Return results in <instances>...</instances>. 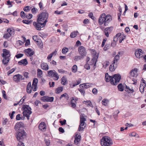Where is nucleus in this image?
I'll use <instances>...</instances> for the list:
<instances>
[{"label":"nucleus","mask_w":146,"mask_h":146,"mask_svg":"<svg viewBox=\"0 0 146 146\" xmlns=\"http://www.w3.org/2000/svg\"><path fill=\"white\" fill-rule=\"evenodd\" d=\"M49 14L46 10H43L37 16L36 22H33V25L35 28L38 31H40L41 28L44 27L48 22Z\"/></svg>","instance_id":"obj_1"},{"label":"nucleus","mask_w":146,"mask_h":146,"mask_svg":"<svg viewBox=\"0 0 146 146\" xmlns=\"http://www.w3.org/2000/svg\"><path fill=\"white\" fill-rule=\"evenodd\" d=\"M111 20V17L109 15L106 16L105 13H103L101 15L99 19V23L100 25L104 24L105 26L108 25L109 23Z\"/></svg>","instance_id":"obj_2"},{"label":"nucleus","mask_w":146,"mask_h":146,"mask_svg":"<svg viewBox=\"0 0 146 146\" xmlns=\"http://www.w3.org/2000/svg\"><path fill=\"white\" fill-rule=\"evenodd\" d=\"M26 133L24 130H20L17 133L16 137L17 140L19 141L18 146H25L24 143L23 142L24 139L25 138Z\"/></svg>","instance_id":"obj_3"},{"label":"nucleus","mask_w":146,"mask_h":146,"mask_svg":"<svg viewBox=\"0 0 146 146\" xmlns=\"http://www.w3.org/2000/svg\"><path fill=\"white\" fill-rule=\"evenodd\" d=\"M31 108L29 105H26L23 106L22 110L23 111V114L24 117H26L28 120L29 119L30 115L32 113Z\"/></svg>","instance_id":"obj_4"},{"label":"nucleus","mask_w":146,"mask_h":146,"mask_svg":"<svg viewBox=\"0 0 146 146\" xmlns=\"http://www.w3.org/2000/svg\"><path fill=\"white\" fill-rule=\"evenodd\" d=\"M100 143L102 146H111L113 144L111 139L107 136H104L101 139Z\"/></svg>","instance_id":"obj_5"},{"label":"nucleus","mask_w":146,"mask_h":146,"mask_svg":"<svg viewBox=\"0 0 146 146\" xmlns=\"http://www.w3.org/2000/svg\"><path fill=\"white\" fill-rule=\"evenodd\" d=\"M92 54H93V58H92V65H94L93 70H94L99 54V53H97L95 50L92 49Z\"/></svg>","instance_id":"obj_6"},{"label":"nucleus","mask_w":146,"mask_h":146,"mask_svg":"<svg viewBox=\"0 0 146 146\" xmlns=\"http://www.w3.org/2000/svg\"><path fill=\"white\" fill-rule=\"evenodd\" d=\"M86 119L83 116L80 117V125L78 127V131H82L84 129L86 126V124L85 122Z\"/></svg>","instance_id":"obj_7"},{"label":"nucleus","mask_w":146,"mask_h":146,"mask_svg":"<svg viewBox=\"0 0 146 146\" xmlns=\"http://www.w3.org/2000/svg\"><path fill=\"white\" fill-rule=\"evenodd\" d=\"M47 72L48 76L54 78V80H57L59 79V75L54 70H50Z\"/></svg>","instance_id":"obj_8"},{"label":"nucleus","mask_w":146,"mask_h":146,"mask_svg":"<svg viewBox=\"0 0 146 146\" xmlns=\"http://www.w3.org/2000/svg\"><path fill=\"white\" fill-rule=\"evenodd\" d=\"M112 78L114 83L113 84V85H116L119 82L121 78V76L119 74H117L114 75Z\"/></svg>","instance_id":"obj_9"},{"label":"nucleus","mask_w":146,"mask_h":146,"mask_svg":"<svg viewBox=\"0 0 146 146\" xmlns=\"http://www.w3.org/2000/svg\"><path fill=\"white\" fill-rule=\"evenodd\" d=\"M78 51L79 54L83 57L85 56L87 52L85 48L82 46H81L78 48Z\"/></svg>","instance_id":"obj_10"},{"label":"nucleus","mask_w":146,"mask_h":146,"mask_svg":"<svg viewBox=\"0 0 146 146\" xmlns=\"http://www.w3.org/2000/svg\"><path fill=\"white\" fill-rule=\"evenodd\" d=\"M54 98L53 97H49L47 96H44L41 97L40 100L42 101L49 102H52L53 101Z\"/></svg>","instance_id":"obj_11"},{"label":"nucleus","mask_w":146,"mask_h":146,"mask_svg":"<svg viewBox=\"0 0 146 146\" xmlns=\"http://www.w3.org/2000/svg\"><path fill=\"white\" fill-rule=\"evenodd\" d=\"M143 52L141 49H137L135 52V56L138 58H142L143 56Z\"/></svg>","instance_id":"obj_12"},{"label":"nucleus","mask_w":146,"mask_h":146,"mask_svg":"<svg viewBox=\"0 0 146 146\" xmlns=\"http://www.w3.org/2000/svg\"><path fill=\"white\" fill-rule=\"evenodd\" d=\"M105 79L106 82H110L111 84L112 85L114 84L112 77L109 76L108 73L105 74Z\"/></svg>","instance_id":"obj_13"},{"label":"nucleus","mask_w":146,"mask_h":146,"mask_svg":"<svg viewBox=\"0 0 146 146\" xmlns=\"http://www.w3.org/2000/svg\"><path fill=\"white\" fill-rule=\"evenodd\" d=\"M46 126L45 123L44 122H42L39 125L38 128L40 130L44 131L46 129Z\"/></svg>","instance_id":"obj_14"},{"label":"nucleus","mask_w":146,"mask_h":146,"mask_svg":"<svg viewBox=\"0 0 146 146\" xmlns=\"http://www.w3.org/2000/svg\"><path fill=\"white\" fill-rule=\"evenodd\" d=\"M25 52H26V54L28 56H31L34 54V52L32 51L31 49L30 48H28L25 50Z\"/></svg>","instance_id":"obj_15"},{"label":"nucleus","mask_w":146,"mask_h":146,"mask_svg":"<svg viewBox=\"0 0 146 146\" xmlns=\"http://www.w3.org/2000/svg\"><path fill=\"white\" fill-rule=\"evenodd\" d=\"M3 52L2 55L3 57L9 58L10 54H9L10 52L9 50L6 49H4L3 50Z\"/></svg>","instance_id":"obj_16"},{"label":"nucleus","mask_w":146,"mask_h":146,"mask_svg":"<svg viewBox=\"0 0 146 146\" xmlns=\"http://www.w3.org/2000/svg\"><path fill=\"white\" fill-rule=\"evenodd\" d=\"M138 69L136 68L130 71V74L132 77H136L137 76Z\"/></svg>","instance_id":"obj_17"},{"label":"nucleus","mask_w":146,"mask_h":146,"mask_svg":"<svg viewBox=\"0 0 146 146\" xmlns=\"http://www.w3.org/2000/svg\"><path fill=\"white\" fill-rule=\"evenodd\" d=\"M22 75L18 74L14 76L13 77V79L14 81L18 83L20 81V78H22Z\"/></svg>","instance_id":"obj_18"},{"label":"nucleus","mask_w":146,"mask_h":146,"mask_svg":"<svg viewBox=\"0 0 146 146\" xmlns=\"http://www.w3.org/2000/svg\"><path fill=\"white\" fill-rule=\"evenodd\" d=\"M28 63L26 58L22 59L18 62V64L20 65H23L24 66H26Z\"/></svg>","instance_id":"obj_19"},{"label":"nucleus","mask_w":146,"mask_h":146,"mask_svg":"<svg viewBox=\"0 0 146 146\" xmlns=\"http://www.w3.org/2000/svg\"><path fill=\"white\" fill-rule=\"evenodd\" d=\"M41 68L44 70H47L49 69V67L47 64L45 63H42L41 64Z\"/></svg>","instance_id":"obj_20"},{"label":"nucleus","mask_w":146,"mask_h":146,"mask_svg":"<svg viewBox=\"0 0 146 146\" xmlns=\"http://www.w3.org/2000/svg\"><path fill=\"white\" fill-rule=\"evenodd\" d=\"M81 136L80 135L76 134L75 136V140L74 141V143L76 144H77L79 141L80 140Z\"/></svg>","instance_id":"obj_21"},{"label":"nucleus","mask_w":146,"mask_h":146,"mask_svg":"<svg viewBox=\"0 0 146 146\" xmlns=\"http://www.w3.org/2000/svg\"><path fill=\"white\" fill-rule=\"evenodd\" d=\"M3 58L2 60L3 63L5 66H6L8 65V63L9 61V58L3 57Z\"/></svg>","instance_id":"obj_22"},{"label":"nucleus","mask_w":146,"mask_h":146,"mask_svg":"<svg viewBox=\"0 0 146 146\" xmlns=\"http://www.w3.org/2000/svg\"><path fill=\"white\" fill-rule=\"evenodd\" d=\"M27 91L28 93L30 94L32 92V88L31 82L28 83L27 87Z\"/></svg>","instance_id":"obj_23"},{"label":"nucleus","mask_w":146,"mask_h":146,"mask_svg":"<svg viewBox=\"0 0 146 146\" xmlns=\"http://www.w3.org/2000/svg\"><path fill=\"white\" fill-rule=\"evenodd\" d=\"M115 63H114L113 62L112 64H111L109 67V70L111 72L114 71L115 68H116L117 64H115Z\"/></svg>","instance_id":"obj_24"},{"label":"nucleus","mask_w":146,"mask_h":146,"mask_svg":"<svg viewBox=\"0 0 146 146\" xmlns=\"http://www.w3.org/2000/svg\"><path fill=\"white\" fill-rule=\"evenodd\" d=\"M146 84L144 83H141L140 84L139 90L141 93H143L144 92V88L146 86Z\"/></svg>","instance_id":"obj_25"},{"label":"nucleus","mask_w":146,"mask_h":146,"mask_svg":"<svg viewBox=\"0 0 146 146\" xmlns=\"http://www.w3.org/2000/svg\"><path fill=\"white\" fill-rule=\"evenodd\" d=\"M7 31L9 33V34L11 36L14 35L15 34V30L12 29L8 28L7 30Z\"/></svg>","instance_id":"obj_26"},{"label":"nucleus","mask_w":146,"mask_h":146,"mask_svg":"<svg viewBox=\"0 0 146 146\" xmlns=\"http://www.w3.org/2000/svg\"><path fill=\"white\" fill-rule=\"evenodd\" d=\"M57 52V51L55 50L51 53L47 57V59L49 60L51 59L54 55H56Z\"/></svg>","instance_id":"obj_27"},{"label":"nucleus","mask_w":146,"mask_h":146,"mask_svg":"<svg viewBox=\"0 0 146 146\" xmlns=\"http://www.w3.org/2000/svg\"><path fill=\"white\" fill-rule=\"evenodd\" d=\"M119 55L117 54L116 55L115 57L114 58L113 62L114 63H116L117 64V62L119 60Z\"/></svg>","instance_id":"obj_28"},{"label":"nucleus","mask_w":146,"mask_h":146,"mask_svg":"<svg viewBox=\"0 0 146 146\" xmlns=\"http://www.w3.org/2000/svg\"><path fill=\"white\" fill-rule=\"evenodd\" d=\"M63 87H59L56 89L55 93L56 94H59L63 91Z\"/></svg>","instance_id":"obj_29"},{"label":"nucleus","mask_w":146,"mask_h":146,"mask_svg":"<svg viewBox=\"0 0 146 146\" xmlns=\"http://www.w3.org/2000/svg\"><path fill=\"white\" fill-rule=\"evenodd\" d=\"M37 76L38 78H40L42 77L41 76L42 74V72L41 70L38 69L37 70Z\"/></svg>","instance_id":"obj_30"},{"label":"nucleus","mask_w":146,"mask_h":146,"mask_svg":"<svg viewBox=\"0 0 146 146\" xmlns=\"http://www.w3.org/2000/svg\"><path fill=\"white\" fill-rule=\"evenodd\" d=\"M125 91L129 93H132L134 92L133 89H130L129 87L127 86H126V88L125 89Z\"/></svg>","instance_id":"obj_31"},{"label":"nucleus","mask_w":146,"mask_h":146,"mask_svg":"<svg viewBox=\"0 0 146 146\" xmlns=\"http://www.w3.org/2000/svg\"><path fill=\"white\" fill-rule=\"evenodd\" d=\"M78 33V31H74L70 35V36L71 38H74L77 35Z\"/></svg>","instance_id":"obj_32"},{"label":"nucleus","mask_w":146,"mask_h":146,"mask_svg":"<svg viewBox=\"0 0 146 146\" xmlns=\"http://www.w3.org/2000/svg\"><path fill=\"white\" fill-rule=\"evenodd\" d=\"M36 42H37V44L38 45L40 48H43V44L40 40H38Z\"/></svg>","instance_id":"obj_33"},{"label":"nucleus","mask_w":146,"mask_h":146,"mask_svg":"<svg viewBox=\"0 0 146 146\" xmlns=\"http://www.w3.org/2000/svg\"><path fill=\"white\" fill-rule=\"evenodd\" d=\"M83 57L82 56H76L74 57V60L75 61H77L81 59H83Z\"/></svg>","instance_id":"obj_34"},{"label":"nucleus","mask_w":146,"mask_h":146,"mask_svg":"<svg viewBox=\"0 0 146 146\" xmlns=\"http://www.w3.org/2000/svg\"><path fill=\"white\" fill-rule=\"evenodd\" d=\"M77 67L76 65H74L72 68V72L74 73H75L77 71Z\"/></svg>","instance_id":"obj_35"},{"label":"nucleus","mask_w":146,"mask_h":146,"mask_svg":"<svg viewBox=\"0 0 146 146\" xmlns=\"http://www.w3.org/2000/svg\"><path fill=\"white\" fill-rule=\"evenodd\" d=\"M62 80L61 84L64 85H65L66 82V78L64 76H63L62 78Z\"/></svg>","instance_id":"obj_36"},{"label":"nucleus","mask_w":146,"mask_h":146,"mask_svg":"<svg viewBox=\"0 0 146 146\" xmlns=\"http://www.w3.org/2000/svg\"><path fill=\"white\" fill-rule=\"evenodd\" d=\"M118 89L120 91H123V87L121 84H120L117 86Z\"/></svg>","instance_id":"obj_37"},{"label":"nucleus","mask_w":146,"mask_h":146,"mask_svg":"<svg viewBox=\"0 0 146 146\" xmlns=\"http://www.w3.org/2000/svg\"><path fill=\"white\" fill-rule=\"evenodd\" d=\"M20 15L21 17L23 19H24L26 17V15L23 11H21V12Z\"/></svg>","instance_id":"obj_38"},{"label":"nucleus","mask_w":146,"mask_h":146,"mask_svg":"<svg viewBox=\"0 0 146 146\" xmlns=\"http://www.w3.org/2000/svg\"><path fill=\"white\" fill-rule=\"evenodd\" d=\"M110 64V63L109 62L107 61H106L103 64V67L104 68H106Z\"/></svg>","instance_id":"obj_39"},{"label":"nucleus","mask_w":146,"mask_h":146,"mask_svg":"<svg viewBox=\"0 0 146 146\" xmlns=\"http://www.w3.org/2000/svg\"><path fill=\"white\" fill-rule=\"evenodd\" d=\"M22 22L25 24H29L31 23L32 21H29L28 20H23L22 21Z\"/></svg>","instance_id":"obj_40"},{"label":"nucleus","mask_w":146,"mask_h":146,"mask_svg":"<svg viewBox=\"0 0 146 146\" xmlns=\"http://www.w3.org/2000/svg\"><path fill=\"white\" fill-rule=\"evenodd\" d=\"M22 123L21 122L17 123L15 125L16 128H20L22 126Z\"/></svg>","instance_id":"obj_41"},{"label":"nucleus","mask_w":146,"mask_h":146,"mask_svg":"<svg viewBox=\"0 0 146 146\" xmlns=\"http://www.w3.org/2000/svg\"><path fill=\"white\" fill-rule=\"evenodd\" d=\"M68 51V48H64L62 50V52L63 54H66Z\"/></svg>","instance_id":"obj_42"},{"label":"nucleus","mask_w":146,"mask_h":146,"mask_svg":"<svg viewBox=\"0 0 146 146\" xmlns=\"http://www.w3.org/2000/svg\"><path fill=\"white\" fill-rule=\"evenodd\" d=\"M11 35H10L9 33H6L3 35V37L6 39H8L10 37Z\"/></svg>","instance_id":"obj_43"},{"label":"nucleus","mask_w":146,"mask_h":146,"mask_svg":"<svg viewBox=\"0 0 146 146\" xmlns=\"http://www.w3.org/2000/svg\"><path fill=\"white\" fill-rule=\"evenodd\" d=\"M31 11L33 14H35L37 11V9L34 7L32 9Z\"/></svg>","instance_id":"obj_44"},{"label":"nucleus","mask_w":146,"mask_h":146,"mask_svg":"<svg viewBox=\"0 0 146 146\" xmlns=\"http://www.w3.org/2000/svg\"><path fill=\"white\" fill-rule=\"evenodd\" d=\"M21 115L20 114H17L16 117V119L17 120H18L21 119H23V118H24L23 117H21Z\"/></svg>","instance_id":"obj_45"},{"label":"nucleus","mask_w":146,"mask_h":146,"mask_svg":"<svg viewBox=\"0 0 146 146\" xmlns=\"http://www.w3.org/2000/svg\"><path fill=\"white\" fill-rule=\"evenodd\" d=\"M108 101V100L106 99L103 100L102 101V104L105 106H106L107 104V102Z\"/></svg>","instance_id":"obj_46"},{"label":"nucleus","mask_w":146,"mask_h":146,"mask_svg":"<svg viewBox=\"0 0 146 146\" xmlns=\"http://www.w3.org/2000/svg\"><path fill=\"white\" fill-rule=\"evenodd\" d=\"M38 82V79L36 78H34L33 80L32 85H37Z\"/></svg>","instance_id":"obj_47"},{"label":"nucleus","mask_w":146,"mask_h":146,"mask_svg":"<svg viewBox=\"0 0 146 146\" xmlns=\"http://www.w3.org/2000/svg\"><path fill=\"white\" fill-rule=\"evenodd\" d=\"M23 56V54L19 53L17 54V55L15 56V57L17 58H19L21 57H22Z\"/></svg>","instance_id":"obj_48"},{"label":"nucleus","mask_w":146,"mask_h":146,"mask_svg":"<svg viewBox=\"0 0 146 146\" xmlns=\"http://www.w3.org/2000/svg\"><path fill=\"white\" fill-rule=\"evenodd\" d=\"M36 87L37 85H32V88L34 91H35L36 90Z\"/></svg>","instance_id":"obj_49"},{"label":"nucleus","mask_w":146,"mask_h":146,"mask_svg":"<svg viewBox=\"0 0 146 146\" xmlns=\"http://www.w3.org/2000/svg\"><path fill=\"white\" fill-rule=\"evenodd\" d=\"M2 93L3 96V97L5 99H6L7 97L6 95L5 94V93H6L5 92L4 90H3V91L2 92Z\"/></svg>","instance_id":"obj_50"},{"label":"nucleus","mask_w":146,"mask_h":146,"mask_svg":"<svg viewBox=\"0 0 146 146\" xmlns=\"http://www.w3.org/2000/svg\"><path fill=\"white\" fill-rule=\"evenodd\" d=\"M92 92L93 94L95 95L97 94L98 93V90L96 88H94L92 91Z\"/></svg>","instance_id":"obj_51"},{"label":"nucleus","mask_w":146,"mask_h":146,"mask_svg":"<svg viewBox=\"0 0 146 146\" xmlns=\"http://www.w3.org/2000/svg\"><path fill=\"white\" fill-rule=\"evenodd\" d=\"M45 143L47 146H49L50 144V141L48 139H45Z\"/></svg>","instance_id":"obj_52"},{"label":"nucleus","mask_w":146,"mask_h":146,"mask_svg":"<svg viewBox=\"0 0 146 146\" xmlns=\"http://www.w3.org/2000/svg\"><path fill=\"white\" fill-rule=\"evenodd\" d=\"M92 122L94 123L93 126L94 127H96L97 126V123L96 121L92 119Z\"/></svg>","instance_id":"obj_53"},{"label":"nucleus","mask_w":146,"mask_h":146,"mask_svg":"<svg viewBox=\"0 0 146 146\" xmlns=\"http://www.w3.org/2000/svg\"><path fill=\"white\" fill-rule=\"evenodd\" d=\"M84 102H85V104H86V105H87L88 106H90L91 105V102L90 101H84Z\"/></svg>","instance_id":"obj_54"},{"label":"nucleus","mask_w":146,"mask_h":146,"mask_svg":"<svg viewBox=\"0 0 146 146\" xmlns=\"http://www.w3.org/2000/svg\"><path fill=\"white\" fill-rule=\"evenodd\" d=\"M29 6H27L25 7H24L23 8V10L24 11L26 12H28L30 10L29 9Z\"/></svg>","instance_id":"obj_55"},{"label":"nucleus","mask_w":146,"mask_h":146,"mask_svg":"<svg viewBox=\"0 0 146 146\" xmlns=\"http://www.w3.org/2000/svg\"><path fill=\"white\" fill-rule=\"evenodd\" d=\"M26 17L28 19H31L33 17V15L31 14H29L28 15H26Z\"/></svg>","instance_id":"obj_56"},{"label":"nucleus","mask_w":146,"mask_h":146,"mask_svg":"<svg viewBox=\"0 0 146 146\" xmlns=\"http://www.w3.org/2000/svg\"><path fill=\"white\" fill-rule=\"evenodd\" d=\"M84 68L87 70H89L90 68V66L89 65V64H87L84 66Z\"/></svg>","instance_id":"obj_57"},{"label":"nucleus","mask_w":146,"mask_h":146,"mask_svg":"<svg viewBox=\"0 0 146 146\" xmlns=\"http://www.w3.org/2000/svg\"><path fill=\"white\" fill-rule=\"evenodd\" d=\"M66 121L65 119H64L63 121H60V123L62 125H65L66 123Z\"/></svg>","instance_id":"obj_58"},{"label":"nucleus","mask_w":146,"mask_h":146,"mask_svg":"<svg viewBox=\"0 0 146 146\" xmlns=\"http://www.w3.org/2000/svg\"><path fill=\"white\" fill-rule=\"evenodd\" d=\"M78 90L83 95H84L85 91L83 89H79Z\"/></svg>","instance_id":"obj_59"},{"label":"nucleus","mask_w":146,"mask_h":146,"mask_svg":"<svg viewBox=\"0 0 146 146\" xmlns=\"http://www.w3.org/2000/svg\"><path fill=\"white\" fill-rule=\"evenodd\" d=\"M23 75L26 78H29V73L27 72H25L24 73Z\"/></svg>","instance_id":"obj_60"},{"label":"nucleus","mask_w":146,"mask_h":146,"mask_svg":"<svg viewBox=\"0 0 146 146\" xmlns=\"http://www.w3.org/2000/svg\"><path fill=\"white\" fill-rule=\"evenodd\" d=\"M129 135L130 136L135 137L136 136V134L135 132H133L132 133H130L129 134Z\"/></svg>","instance_id":"obj_61"},{"label":"nucleus","mask_w":146,"mask_h":146,"mask_svg":"<svg viewBox=\"0 0 146 146\" xmlns=\"http://www.w3.org/2000/svg\"><path fill=\"white\" fill-rule=\"evenodd\" d=\"M54 13L57 15L61 14L62 13V11H59L56 10L54 11Z\"/></svg>","instance_id":"obj_62"},{"label":"nucleus","mask_w":146,"mask_h":146,"mask_svg":"<svg viewBox=\"0 0 146 146\" xmlns=\"http://www.w3.org/2000/svg\"><path fill=\"white\" fill-rule=\"evenodd\" d=\"M33 39L35 41L37 42V41L38 40L37 38V36H33Z\"/></svg>","instance_id":"obj_63"},{"label":"nucleus","mask_w":146,"mask_h":146,"mask_svg":"<svg viewBox=\"0 0 146 146\" xmlns=\"http://www.w3.org/2000/svg\"><path fill=\"white\" fill-rule=\"evenodd\" d=\"M119 111L118 110H116L114 113V114L113 115V116H117V114L119 113Z\"/></svg>","instance_id":"obj_64"}]
</instances>
